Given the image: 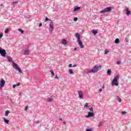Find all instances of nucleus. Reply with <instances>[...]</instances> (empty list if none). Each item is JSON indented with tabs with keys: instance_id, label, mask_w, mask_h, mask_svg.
<instances>
[{
	"instance_id": "17",
	"label": "nucleus",
	"mask_w": 131,
	"mask_h": 131,
	"mask_svg": "<svg viewBox=\"0 0 131 131\" xmlns=\"http://www.w3.org/2000/svg\"><path fill=\"white\" fill-rule=\"evenodd\" d=\"M115 43H119L120 42V40H119V38H116L115 40V41H114Z\"/></svg>"
},
{
	"instance_id": "20",
	"label": "nucleus",
	"mask_w": 131,
	"mask_h": 131,
	"mask_svg": "<svg viewBox=\"0 0 131 131\" xmlns=\"http://www.w3.org/2000/svg\"><path fill=\"white\" fill-rule=\"evenodd\" d=\"M107 75H111V70L108 69L107 71Z\"/></svg>"
},
{
	"instance_id": "9",
	"label": "nucleus",
	"mask_w": 131,
	"mask_h": 131,
	"mask_svg": "<svg viewBox=\"0 0 131 131\" xmlns=\"http://www.w3.org/2000/svg\"><path fill=\"white\" fill-rule=\"evenodd\" d=\"M79 99H83V93L81 91H79L78 93Z\"/></svg>"
},
{
	"instance_id": "18",
	"label": "nucleus",
	"mask_w": 131,
	"mask_h": 131,
	"mask_svg": "<svg viewBox=\"0 0 131 131\" xmlns=\"http://www.w3.org/2000/svg\"><path fill=\"white\" fill-rule=\"evenodd\" d=\"M24 55H29V50H25Z\"/></svg>"
},
{
	"instance_id": "49",
	"label": "nucleus",
	"mask_w": 131,
	"mask_h": 131,
	"mask_svg": "<svg viewBox=\"0 0 131 131\" xmlns=\"http://www.w3.org/2000/svg\"><path fill=\"white\" fill-rule=\"evenodd\" d=\"M59 120L62 121V118H60Z\"/></svg>"
},
{
	"instance_id": "35",
	"label": "nucleus",
	"mask_w": 131,
	"mask_h": 131,
	"mask_svg": "<svg viewBox=\"0 0 131 131\" xmlns=\"http://www.w3.org/2000/svg\"><path fill=\"white\" fill-rule=\"evenodd\" d=\"M78 20V18L77 17L74 18V21H77Z\"/></svg>"
},
{
	"instance_id": "8",
	"label": "nucleus",
	"mask_w": 131,
	"mask_h": 131,
	"mask_svg": "<svg viewBox=\"0 0 131 131\" xmlns=\"http://www.w3.org/2000/svg\"><path fill=\"white\" fill-rule=\"evenodd\" d=\"M95 116V113L94 112H89L88 115L85 116L86 118H90V117H94Z\"/></svg>"
},
{
	"instance_id": "1",
	"label": "nucleus",
	"mask_w": 131,
	"mask_h": 131,
	"mask_svg": "<svg viewBox=\"0 0 131 131\" xmlns=\"http://www.w3.org/2000/svg\"><path fill=\"white\" fill-rule=\"evenodd\" d=\"M101 68L102 67L99 65H95L92 70H90L88 71V73H96L99 71V70H101Z\"/></svg>"
},
{
	"instance_id": "39",
	"label": "nucleus",
	"mask_w": 131,
	"mask_h": 131,
	"mask_svg": "<svg viewBox=\"0 0 131 131\" xmlns=\"http://www.w3.org/2000/svg\"><path fill=\"white\" fill-rule=\"evenodd\" d=\"M69 67L70 68H71V67H72V64H71V63L69 64Z\"/></svg>"
},
{
	"instance_id": "40",
	"label": "nucleus",
	"mask_w": 131,
	"mask_h": 131,
	"mask_svg": "<svg viewBox=\"0 0 131 131\" xmlns=\"http://www.w3.org/2000/svg\"><path fill=\"white\" fill-rule=\"evenodd\" d=\"M16 86H17V85H16V84H13V89H15V88H16Z\"/></svg>"
},
{
	"instance_id": "31",
	"label": "nucleus",
	"mask_w": 131,
	"mask_h": 131,
	"mask_svg": "<svg viewBox=\"0 0 131 131\" xmlns=\"http://www.w3.org/2000/svg\"><path fill=\"white\" fill-rule=\"evenodd\" d=\"M19 2L18 1H16V2H12V5H16L17 4H18Z\"/></svg>"
},
{
	"instance_id": "4",
	"label": "nucleus",
	"mask_w": 131,
	"mask_h": 131,
	"mask_svg": "<svg viewBox=\"0 0 131 131\" xmlns=\"http://www.w3.org/2000/svg\"><path fill=\"white\" fill-rule=\"evenodd\" d=\"M111 9L112 8L111 7H106L104 8L103 10L100 11V14H105V13H108L111 11Z\"/></svg>"
},
{
	"instance_id": "47",
	"label": "nucleus",
	"mask_w": 131,
	"mask_h": 131,
	"mask_svg": "<svg viewBox=\"0 0 131 131\" xmlns=\"http://www.w3.org/2000/svg\"><path fill=\"white\" fill-rule=\"evenodd\" d=\"M74 51H77V48H75L74 49Z\"/></svg>"
},
{
	"instance_id": "38",
	"label": "nucleus",
	"mask_w": 131,
	"mask_h": 131,
	"mask_svg": "<svg viewBox=\"0 0 131 131\" xmlns=\"http://www.w3.org/2000/svg\"><path fill=\"white\" fill-rule=\"evenodd\" d=\"M121 114L124 115V114H126V112H121Z\"/></svg>"
},
{
	"instance_id": "3",
	"label": "nucleus",
	"mask_w": 131,
	"mask_h": 131,
	"mask_svg": "<svg viewBox=\"0 0 131 131\" xmlns=\"http://www.w3.org/2000/svg\"><path fill=\"white\" fill-rule=\"evenodd\" d=\"M118 79H119V75H117L116 76L114 77L112 82V85H116V86H118Z\"/></svg>"
},
{
	"instance_id": "13",
	"label": "nucleus",
	"mask_w": 131,
	"mask_h": 131,
	"mask_svg": "<svg viewBox=\"0 0 131 131\" xmlns=\"http://www.w3.org/2000/svg\"><path fill=\"white\" fill-rule=\"evenodd\" d=\"M80 10V7L78 6H75L74 8L73 12H77Z\"/></svg>"
},
{
	"instance_id": "36",
	"label": "nucleus",
	"mask_w": 131,
	"mask_h": 131,
	"mask_svg": "<svg viewBox=\"0 0 131 131\" xmlns=\"http://www.w3.org/2000/svg\"><path fill=\"white\" fill-rule=\"evenodd\" d=\"M121 63V61H118L117 62V64L118 65H119Z\"/></svg>"
},
{
	"instance_id": "25",
	"label": "nucleus",
	"mask_w": 131,
	"mask_h": 131,
	"mask_svg": "<svg viewBox=\"0 0 131 131\" xmlns=\"http://www.w3.org/2000/svg\"><path fill=\"white\" fill-rule=\"evenodd\" d=\"M84 108H90V106H89V104H88V103H85L84 106Z\"/></svg>"
},
{
	"instance_id": "10",
	"label": "nucleus",
	"mask_w": 131,
	"mask_h": 131,
	"mask_svg": "<svg viewBox=\"0 0 131 131\" xmlns=\"http://www.w3.org/2000/svg\"><path fill=\"white\" fill-rule=\"evenodd\" d=\"M49 27L51 28V31L54 30V23L53 21L50 23Z\"/></svg>"
},
{
	"instance_id": "48",
	"label": "nucleus",
	"mask_w": 131,
	"mask_h": 131,
	"mask_svg": "<svg viewBox=\"0 0 131 131\" xmlns=\"http://www.w3.org/2000/svg\"><path fill=\"white\" fill-rule=\"evenodd\" d=\"M63 124H66V122H63Z\"/></svg>"
},
{
	"instance_id": "16",
	"label": "nucleus",
	"mask_w": 131,
	"mask_h": 131,
	"mask_svg": "<svg viewBox=\"0 0 131 131\" xmlns=\"http://www.w3.org/2000/svg\"><path fill=\"white\" fill-rule=\"evenodd\" d=\"M117 100L119 103H121V99H120V97L118 96V95L116 96Z\"/></svg>"
},
{
	"instance_id": "26",
	"label": "nucleus",
	"mask_w": 131,
	"mask_h": 131,
	"mask_svg": "<svg viewBox=\"0 0 131 131\" xmlns=\"http://www.w3.org/2000/svg\"><path fill=\"white\" fill-rule=\"evenodd\" d=\"M103 123H104V122H100L99 123V124L98 125L99 127H100V126H102L103 125Z\"/></svg>"
},
{
	"instance_id": "27",
	"label": "nucleus",
	"mask_w": 131,
	"mask_h": 131,
	"mask_svg": "<svg viewBox=\"0 0 131 131\" xmlns=\"http://www.w3.org/2000/svg\"><path fill=\"white\" fill-rule=\"evenodd\" d=\"M18 31H19V32H21V33H24V31L21 29H18Z\"/></svg>"
},
{
	"instance_id": "42",
	"label": "nucleus",
	"mask_w": 131,
	"mask_h": 131,
	"mask_svg": "<svg viewBox=\"0 0 131 131\" xmlns=\"http://www.w3.org/2000/svg\"><path fill=\"white\" fill-rule=\"evenodd\" d=\"M102 91L103 90H102V89H100L99 90V93H102Z\"/></svg>"
},
{
	"instance_id": "23",
	"label": "nucleus",
	"mask_w": 131,
	"mask_h": 131,
	"mask_svg": "<svg viewBox=\"0 0 131 131\" xmlns=\"http://www.w3.org/2000/svg\"><path fill=\"white\" fill-rule=\"evenodd\" d=\"M10 31V29H6L5 31V33L8 34L9 33V32Z\"/></svg>"
},
{
	"instance_id": "24",
	"label": "nucleus",
	"mask_w": 131,
	"mask_h": 131,
	"mask_svg": "<svg viewBox=\"0 0 131 131\" xmlns=\"http://www.w3.org/2000/svg\"><path fill=\"white\" fill-rule=\"evenodd\" d=\"M53 101V98H48L47 99V102H52Z\"/></svg>"
},
{
	"instance_id": "5",
	"label": "nucleus",
	"mask_w": 131,
	"mask_h": 131,
	"mask_svg": "<svg viewBox=\"0 0 131 131\" xmlns=\"http://www.w3.org/2000/svg\"><path fill=\"white\" fill-rule=\"evenodd\" d=\"M12 66L13 68H14L15 70H17V71H18L19 73H23L22 70L20 68L18 67V64L17 63L13 62V64H12Z\"/></svg>"
},
{
	"instance_id": "2",
	"label": "nucleus",
	"mask_w": 131,
	"mask_h": 131,
	"mask_svg": "<svg viewBox=\"0 0 131 131\" xmlns=\"http://www.w3.org/2000/svg\"><path fill=\"white\" fill-rule=\"evenodd\" d=\"M75 36L77 38L78 43L80 48V49H83L84 48V46L82 43V41L80 40V35L78 34V33H76L75 34Z\"/></svg>"
},
{
	"instance_id": "6",
	"label": "nucleus",
	"mask_w": 131,
	"mask_h": 131,
	"mask_svg": "<svg viewBox=\"0 0 131 131\" xmlns=\"http://www.w3.org/2000/svg\"><path fill=\"white\" fill-rule=\"evenodd\" d=\"M0 55H1L2 57H6L7 55L6 50L3 49L1 48H0Z\"/></svg>"
},
{
	"instance_id": "7",
	"label": "nucleus",
	"mask_w": 131,
	"mask_h": 131,
	"mask_svg": "<svg viewBox=\"0 0 131 131\" xmlns=\"http://www.w3.org/2000/svg\"><path fill=\"white\" fill-rule=\"evenodd\" d=\"M5 83H6V81H5V80L2 79L1 80V82H0V90L3 89V88H4V86H5Z\"/></svg>"
},
{
	"instance_id": "15",
	"label": "nucleus",
	"mask_w": 131,
	"mask_h": 131,
	"mask_svg": "<svg viewBox=\"0 0 131 131\" xmlns=\"http://www.w3.org/2000/svg\"><path fill=\"white\" fill-rule=\"evenodd\" d=\"M3 119L4 120V122L6 123V124H9V122H10V121L5 118H3Z\"/></svg>"
},
{
	"instance_id": "43",
	"label": "nucleus",
	"mask_w": 131,
	"mask_h": 131,
	"mask_svg": "<svg viewBox=\"0 0 131 131\" xmlns=\"http://www.w3.org/2000/svg\"><path fill=\"white\" fill-rule=\"evenodd\" d=\"M125 40H126V42H128V39H127V38H125Z\"/></svg>"
},
{
	"instance_id": "32",
	"label": "nucleus",
	"mask_w": 131,
	"mask_h": 131,
	"mask_svg": "<svg viewBox=\"0 0 131 131\" xmlns=\"http://www.w3.org/2000/svg\"><path fill=\"white\" fill-rule=\"evenodd\" d=\"M51 73L53 76H55V73H54V71L53 70L51 71Z\"/></svg>"
},
{
	"instance_id": "19",
	"label": "nucleus",
	"mask_w": 131,
	"mask_h": 131,
	"mask_svg": "<svg viewBox=\"0 0 131 131\" xmlns=\"http://www.w3.org/2000/svg\"><path fill=\"white\" fill-rule=\"evenodd\" d=\"M92 32V33L94 34V35H96V34H97V33H98V31H97V30H93Z\"/></svg>"
},
{
	"instance_id": "45",
	"label": "nucleus",
	"mask_w": 131,
	"mask_h": 131,
	"mask_svg": "<svg viewBox=\"0 0 131 131\" xmlns=\"http://www.w3.org/2000/svg\"><path fill=\"white\" fill-rule=\"evenodd\" d=\"M77 64H74L72 67H77Z\"/></svg>"
},
{
	"instance_id": "46",
	"label": "nucleus",
	"mask_w": 131,
	"mask_h": 131,
	"mask_svg": "<svg viewBox=\"0 0 131 131\" xmlns=\"http://www.w3.org/2000/svg\"><path fill=\"white\" fill-rule=\"evenodd\" d=\"M17 86H19V85H20V83H17V84H16Z\"/></svg>"
},
{
	"instance_id": "29",
	"label": "nucleus",
	"mask_w": 131,
	"mask_h": 131,
	"mask_svg": "<svg viewBox=\"0 0 131 131\" xmlns=\"http://www.w3.org/2000/svg\"><path fill=\"white\" fill-rule=\"evenodd\" d=\"M94 130L93 129V128H87L86 129V131H93Z\"/></svg>"
},
{
	"instance_id": "41",
	"label": "nucleus",
	"mask_w": 131,
	"mask_h": 131,
	"mask_svg": "<svg viewBox=\"0 0 131 131\" xmlns=\"http://www.w3.org/2000/svg\"><path fill=\"white\" fill-rule=\"evenodd\" d=\"M42 26V24L40 23L39 25V27H41Z\"/></svg>"
},
{
	"instance_id": "44",
	"label": "nucleus",
	"mask_w": 131,
	"mask_h": 131,
	"mask_svg": "<svg viewBox=\"0 0 131 131\" xmlns=\"http://www.w3.org/2000/svg\"><path fill=\"white\" fill-rule=\"evenodd\" d=\"M56 79H59V77L58 76H55Z\"/></svg>"
},
{
	"instance_id": "34",
	"label": "nucleus",
	"mask_w": 131,
	"mask_h": 131,
	"mask_svg": "<svg viewBox=\"0 0 131 131\" xmlns=\"http://www.w3.org/2000/svg\"><path fill=\"white\" fill-rule=\"evenodd\" d=\"M4 35V34L3 33H0V38H2V37H3Z\"/></svg>"
},
{
	"instance_id": "28",
	"label": "nucleus",
	"mask_w": 131,
	"mask_h": 131,
	"mask_svg": "<svg viewBox=\"0 0 131 131\" xmlns=\"http://www.w3.org/2000/svg\"><path fill=\"white\" fill-rule=\"evenodd\" d=\"M89 109L90 112H94V108H93V107H91V108L89 107Z\"/></svg>"
},
{
	"instance_id": "22",
	"label": "nucleus",
	"mask_w": 131,
	"mask_h": 131,
	"mask_svg": "<svg viewBox=\"0 0 131 131\" xmlns=\"http://www.w3.org/2000/svg\"><path fill=\"white\" fill-rule=\"evenodd\" d=\"M10 113V111L7 110L5 112V116H8L9 114Z\"/></svg>"
},
{
	"instance_id": "37",
	"label": "nucleus",
	"mask_w": 131,
	"mask_h": 131,
	"mask_svg": "<svg viewBox=\"0 0 131 131\" xmlns=\"http://www.w3.org/2000/svg\"><path fill=\"white\" fill-rule=\"evenodd\" d=\"M28 110V106H25V111H27V110Z\"/></svg>"
},
{
	"instance_id": "21",
	"label": "nucleus",
	"mask_w": 131,
	"mask_h": 131,
	"mask_svg": "<svg viewBox=\"0 0 131 131\" xmlns=\"http://www.w3.org/2000/svg\"><path fill=\"white\" fill-rule=\"evenodd\" d=\"M69 73H70V74H73V73H74V72H73L72 69H70L69 70Z\"/></svg>"
},
{
	"instance_id": "51",
	"label": "nucleus",
	"mask_w": 131,
	"mask_h": 131,
	"mask_svg": "<svg viewBox=\"0 0 131 131\" xmlns=\"http://www.w3.org/2000/svg\"><path fill=\"white\" fill-rule=\"evenodd\" d=\"M4 5V4H1V6L3 7V6Z\"/></svg>"
},
{
	"instance_id": "33",
	"label": "nucleus",
	"mask_w": 131,
	"mask_h": 131,
	"mask_svg": "<svg viewBox=\"0 0 131 131\" xmlns=\"http://www.w3.org/2000/svg\"><path fill=\"white\" fill-rule=\"evenodd\" d=\"M108 53H109V50H108L107 49H106L105 50V54L107 55V54H108Z\"/></svg>"
},
{
	"instance_id": "12",
	"label": "nucleus",
	"mask_w": 131,
	"mask_h": 131,
	"mask_svg": "<svg viewBox=\"0 0 131 131\" xmlns=\"http://www.w3.org/2000/svg\"><path fill=\"white\" fill-rule=\"evenodd\" d=\"M125 11H126V14L127 16H129L131 15V12L128 10L127 8H125Z\"/></svg>"
},
{
	"instance_id": "50",
	"label": "nucleus",
	"mask_w": 131,
	"mask_h": 131,
	"mask_svg": "<svg viewBox=\"0 0 131 131\" xmlns=\"http://www.w3.org/2000/svg\"><path fill=\"white\" fill-rule=\"evenodd\" d=\"M36 123H37V124H38V123H39V121H37V122H36Z\"/></svg>"
},
{
	"instance_id": "14",
	"label": "nucleus",
	"mask_w": 131,
	"mask_h": 131,
	"mask_svg": "<svg viewBox=\"0 0 131 131\" xmlns=\"http://www.w3.org/2000/svg\"><path fill=\"white\" fill-rule=\"evenodd\" d=\"M68 42H67V40L66 39H62V41H61V44L63 45V46H65L66 45H67Z\"/></svg>"
},
{
	"instance_id": "30",
	"label": "nucleus",
	"mask_w": 131,
	"mask_h": 131,
	"mask_svg": "<svg viewBox=\"0 0 131 131\" xmlns=\"http://www.w3.org/2000/svg\"><path fill=\"white\" fill-rule=\"evenodd\" d=\"M47 21H51V19H49L48 17H46L45 18V22H47Z\"/></svg>"
},
{
	"instance_id": "11",
	"label": "nucleus",
	"mask_w": 131,
	"mask_h": 131,
	"mask_svg": "<svg viewBox=\"0 0 131 131\" xmlns=\"http://www.w3.org/2000/svg\"><path fill=\"white\" fill-rule=\"evenodd\" d=\"M7 60H8V61L9 62H12V65H13L14 63H15V62H14V61H13V60H12V57H11L9 56H7Z\"/></svg>"
}]
</instances>
